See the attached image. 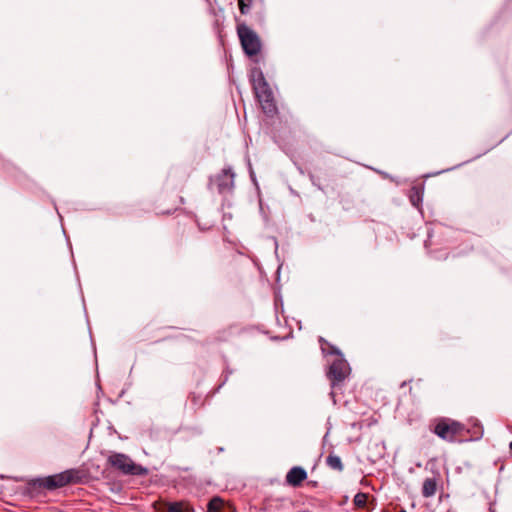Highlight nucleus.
I'll use <instances>...</instances> for the list:
<instances>
[{"mask_svg":"<svg viewBox=\"0 0 512 512\" xmlns=\"http://www.w3.org/2000/svg\"><path fill=\"white\" fill-rule=\"evenodd\" d=\"M170 213H171V211H170V210H167V211H165V212H162V214H170Z\"/></svg>","mask_w":512,"mask_h":512,"instance_id":"obj_25","label":"nucleus"},{"mask_svg":"<svg viewBox=\"0 0 512 512\" xmlns=\"http://www.w3.org/2000/svg\"><path fill=\"white\" fill-rule=\"evenodd\" d=\"M351 368L349 363L346 361L343 355L336 357L329 364V368L326 372V376L330 381L332 391L330 395L334 398L335 389L341 388L345 380L349 377Z\"/></svg>","mask_w":512,"mask_h":512,"instance_id":"obj_6","label":"nucleus"},{"mask_svg":"<svg viewBox=\"0 0 512 512\" xmlns=\"http://www.w3.org/2000/svg\"><path fill=\"white\" fill-rule=\"evenodd\" d=\"M107 464L124 475L146 476L149 473L146 467L136 464L124 453L112 452L107 458Z\"/></svg>","mask_w":512,"mask_h":512,"instance_id":"obj_5","label":"nucleus"},{"mask_svg":"<svg viewBox=\"0 0 512 512\" xmlns=\"http://www.w3.org/2000/svg\"><path fill=\"white\" fill-rule=\"evenodd\" d=\"M223 507V500L220 497H213L207 505L206 512H220Z\"/></svg>","mask_w":512,"mask_h":512,"instance_id":"obj_15","label":"nucleus"},{"mask_svg":"<svg viewBox=\"0 0 512 512\" xmlns=\"http://www.w3.org/2000/svg\"><path fill=\"white\" fill-rule=\"evenodd\" d=\"M189 400L195 408H199L204 405V399L201 394L193 392L190 394Z\"/></svg>","mask_w":512,"mask_h":512,"instance_id":"obj_18","label":"nucleus"},{"mask_svg":"<svg viewBox=\"0 0 512 512\" xmlns=\"http://www.w3.org/2000/svg\"><path fill=\"white\" fill-rule=\"evenodd\" d=\"M150 339H151V338H149V337H144V338H143V340H144V341H147V340H150Z\"/></svg>","mask_w":512,"mask_h":512,"instance_id":"obj_26","label":"nucleus"},{"mask_svg":"<svg viewBox=\"0 0 512 512\" xmlns=\"http://www.w3.org/2000/svg\"><path fill=\"white\" fill-rule=\"evenodd\" d=\"M325 463L332 470L338 472H342L344 470V465L341 458L332 452L326 457Z\"/></svg>","mask_w":512,"mask_h":512,"instance_id":"obj_12","label":"nucleus"},{"mask_svg":"<svg viewBox=\"0 0 512 512\" xmlns=\"http://www.w3.org/2000/svg\"><path fill=\"white\" fill-rule=\"evenodd\" d=\"M258 21L260 24H262L264 22V17L263 16H259L258 17Z\"/></svg>","mask_w":512,"mask_h":512,"instance_id":"obj_23","label":"nucleus"},{"mask_svg":"<svg viewBox=\"0 0 512 512\" xmlns=\"http://www.w3.org/2000/svg\"><path fill=\"white\" fill-rule=\"evenodd\" d=\"M166 339H167V338H158V339H154V340L152 341V343H158V342H161V341L166 340Z\"/></svg>","mask_w":512,"mask_h":512,"instance_id":"obj_22","label":"nucleus"},{"mask_svg":"<svg viewBox=\"0 0 512 512\" xmlns=\"http://www.w3.org/2000/svg\"><path fill=\"white\" fill-rule=\"evenodd\" d=\"M437 490V480L435 477L427 478L422 486V494L424 497L433 496Z\"/></svg>","mask_w":512,"mask_h":512,"instance_id":"obj_14","label":"nucleus"},{"mask_svg":"<svg viewBox=\"0 0 512 512\" xmlns=\"http://www.w3.org/2000/svg\"><path fill=\"white\" fill-rule=\"evenodd\" d=\"M417 201H418V202L420 201V197H419V196H418V198H417Z\"/></svg>","mask_w":512,"mask_h":512,"instance_id":"obj_28","label":"nucleus"},{"mask_svg":"<svg viewBox=\"0 0 512 512\" xmlns=\"http://www.w3.org/2000/svg\"><path fill=\"white\" fill-rule=\"evenodd\" d=\"M509 449H510V452L512 453V441L509 443Z\"/></svg>","mask_w":512,"mask_h":512,"instance_id":"obj_24","label":"nucleus"},{"mask_svg":"<svg viewBox=\"0 0 512 512\" xmlns=\"http://www.w3.org/2000/svg\"><path fill=\"white\" fill-rule=\"evenodd\" d=\"M236 31L244 53L249 56H257L262 48L259 35L252 30L245 22L235 18Z\"/></svg>","mask_w":512,"mask_h":512,"instance_id":"obj_4","label":"nucleus"},{"mask_svg":"<svg viewBox=\"0 0 512 512\" xmlns=\"http://www.w3.org/2000/svg\"><path fill=\"white\" fill-rule=\"evenodd\" d=\"M88 481L85 470L71 468L46 477L30 479L23 488V495L29 498H39L44 492L54 491L67 485L84 484Z\"/></svg>","mask_w":512,"mask_h":512,"instance_id":"obj_1","label":"nucleus"},{"mask_svg":"<svg viewBox=\"0 0 512 512\" xmlns=\"http://www.w3.org/2000/svg\"><path fill=\"white\" fill-rule=\"evenodd\" d=\"M307 485L312 487V488H317L319 483H318V481L310 480V481L307 482Z\"/></svg>","mask_w":512,"mask_h":512,"instance_id":"obj_21","label":"nucleus"},{"mask_svg":"<svg viewBox=\"0 0 512 512\" xmlns=\"http://www.w3.org/2000/svg\"><path fill=\"white\" fill-rule=\"evenodd\" d=\"M368 494L363 492H358L353 499V503L357 508H364L367 505Z\"/></svg>","mask_w":512,"mask_h":512,"instance_id":"obj_16","label":"nucleus"},{"mask_svg":"<svg viewBox=\"0 0 512 512\" xmlns=\"http://www.w3.org/2000/svg\"><path fill=\"white\" fill-rule=\"evenodd\" d=\"M234 177L232 170L225 168L210 179V185H214L220 194H230L234 189Z\"/></svg>","mask_w":512,"mask_h":512,"instance_id":"obj_8","label":"nucleus"},{"mask_svg":"<svg viewBox=\"0 0 512 512\" xmlns=\"http://www.w3.org/2000/svg\"><path fill=\"white\" fill-rule=\"evenodd\" d=\"M409 199H410L411 204L416 207V187L415 186H413L410 189Z\"/></svg>","mask_w":512,"mask_h":512,"instance_id":"obj_20","label":"nucleus"},{"mask_svg":"<svg viewBox=\"0 0 512 512\" xmlns=\"http://www.w3.org/2000/svg\"><path fill=\"white\" fill-rule=\"evenodd\" d=\"M318 342L320 344L321 352L323 355H331L334 356V358L343 355L342 352L336 346L328 342L325 338L320 336Z\"/></svg>","mask_w":512,"mask_h":512,"instance_id":"obj_11","label":"nucleus"},{"mask_svg":"<svg viewBox=\"0 0 512 512\" xmlns=\"http://www.w3.org/2000/svg\"><path fill=\"white\" fill-rule=\"evenodd\" d=\"M192 510V506L188 502L177 501L168 503L166 512H190Z\"/></svg>","mask_w":512,"mask_h":512,"instance_id":"obj_13","label":"nucleus"},{"mask_svg":"<svg viewBox=\"0 0 512 512\" xmlns=\"http://www.w3.org/2000/svg\"><path fill=\"white\" fill-rule=\"evenodd\" d=\"M251 82L253 91L263 112L268 116L277 113V105L273 96V92L266 81L264 74L260 68H253L251 71Z\"/></svg>","mask_w":512,"mask_h":512,"instance_id":"obj_2","label":"nucleus"},{"mask_svg":"<svg viewBox=\"0 0 512 512\" xmlns=\"http://www.w3.org/2000/svg\"><path fill=\"white\" fill-rule=\"evenodd\" d=\"M310 178L312 180V183L314 185H316L319 189H323V185H322V182H321V178L317 175H314V174H310Z\"/></svg>","mask_w":512,"mask_h":512,"instance_id":"obj_19","label":"nucleus"},{"mask_svg":"<svg viewBox=\"0 0 512 512\" xmlns=\"http://www.w3.org/2000/svg\"><path fill=\"white\" fill-rule=\"evenodd\" d=\"M307 479V472L300 466L292 467L286 474L285 481L289 486L299 487Z\"/></svg>","mask_w":512,"mask_h":512,"instance_id":"obj_9","label":"nucleus"},{"mask_svg":"<svg viewBox=\"0 0 512 512\" xmlns=\"http://www.w3.org/2000/svg\"><path fill=\"white\" fill-rule=\"evenodd\" d=\"M382 512H389V511L383 510Z\"/></svg>","mask_w":512,"mask_h":512,"instance_id":"obj_29","label":"nucleus"},{"mask_svg":"<svg viewBox=\"0 0 512 512\" xmlns=\"http://www.w3.org/2000/svg\"><path fill=\"white\" fill-rule=\"evenodd\" d=\"M466 431H467V433H465L463 442L477 441V440H480L483 436V427L478 421H475L471 425V427H469V428L466 427Z\"/></svg>","mask_w":512,"mask_h":512,"instance_id":"obj_10","label":"nucleus"},{"mask_svg":"<svg viewBox=\"0 0 512 512\" xmlns=\"http://www.w3.org/2000/svg\"><path fill=\"white\" fill-rule=\"evenodd\" d=\"M240 13L242 15H247L250 13V10L253 5V0H237Z\"/></svg>","mask_w":512,"mask_h":512,"instance_id":"obj_17","label":"nucleus"},{"mask_svg":"<svg viewBox=\"0 0 512 512\" xmlns=\"http://www.w3.org/2000/svg\"><path fill=\"white\" fill-rule=\"evenodd\" d=\"M433 432L445 441L459 443L463 442L465 433H467L464 424L445 417L436 420Z\"/></svg>","mask_w":512,"mask_h":512,"instance_id":"obj_3","label":"nucleus"},{"mask_svg":"<svg viewBox=\"0 0 512 512\" xmlns=\"http://www.w3.org/2000/svg\"><path fill=\"white\" fill-rule=\"evenodd\" d=\"M398 512H406V510H404V509H400Z\"/></svg>","mask_w":512,"mask_h":512,"instance_id":"obj_27","label":"nucleus"},{"mask_svg":"<svg viewBox=\"0 0 512 512\" xmlns=\"http://www.w3.org/2000/svg\"><path fill=\"white\" fill-rule=\"evenodd\" d=\"M457 231L451 227L436 224L428 231V239L425 241V247H449L457 240Z\"/></svg>","mask_w":512,"mask_h":512,"instance_id":"obj_7","label":"nucleus"}]
</instances>
